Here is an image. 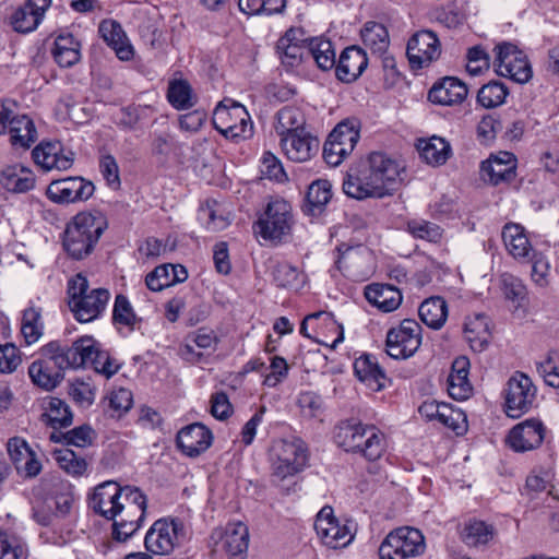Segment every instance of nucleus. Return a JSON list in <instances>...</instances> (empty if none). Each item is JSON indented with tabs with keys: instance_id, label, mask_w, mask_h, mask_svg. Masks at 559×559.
Wrapping results in <instances>:
<instances>
[{
	"instance_id": "obj_1",
	"label": "nucleus",
	"mask_w": 559,
	"mask_h": 559,
	"mask_svg": "<svg viewBox=\"0 0 559 559\" xmlns=\"http://www.w3.org/2000/svg\"><path fill=\"white\" fill-rule=\"evenodd\" d=\"M402 167L382 152H372L366 160L350 168L343 182L344 192L354 199L383 198L392 194Z\"/></svg>"
},
{
	"instance_id": "obj_2",
	"label": "nucleus",
	"mask_w": 559,
	"mask_h": 559,
	"mask_svg": "<svg viewBox=\"0 0 559 559\" xmlns=\"http://www.w3.org/2000/svg\"><path fill=\"white\" fill-rule=\"evenodd\" d=\"M107 227L102 216L87 212L78 213L68 224L63 233L62 245L66 252L74 260L88 257L102 234Z\"/></svg>"
},
{
	"instance_id": "obj_3",
	"label": "nucleus",
	"mask_w": 559,
	"mask_h": 559,
	"mask_svg": "<svg viewBox=\"0 0 559 559\" xmlns=\"http://www.w3.org/2000/svg\"><path fill=\"white\" fill-rule=\"evenodd\" d=\"M335 441L347 452H358L368 461H376L384 452V436L374 426L354 420L342 421L335 431Z\"/></svg>"
},
{
	"instance_id": "obj_4",
	"label": "nucleus",
	"mask_w": 559,
	"mask_h": 559,
	"mask_svg": "<svg viewBox=\"0 0 559 559\" xmlns=\"http://www.w3.org/2000/svg\"><path fill=\"white\" fill-rule=\"evenodd\" d=\"M71 368L67 346L53 341L40 348V358L28 367V374L33 383L50 391L63 379V371Z\"/></svg>"
},
{
	"instance_id": "obj_5",
	"label": "nucleus",
	"mask_w": 559,
	"mask_h": 559,
	"mask_svg": "<svg viewBox=\"0 0 559 559\" xmlns=\"http://www.w3.org/2000/svg\"><path fill=\"white\" fill-rule=\"evenodd\" d=\"M69 306L78 321L86 323L97 319L106 309L110 294L105 288L88 292V281L76 274L68 283Z\"/></svg>"
},
{
	"instance_id": "obj_6",
	"label": "nucleus",
	"mask_w": 559,
	"mask_h": 559,
	"mask_svg": "<svg viewBox=\"0 0 559 559\" xmlns=\"http://www.w3.org/2000/svg\"><path fill=\"white\" fill-rule=\"evenodd\" d=\"M71 368L91 366L97 373L107 379L120 369V364L108 352L100 349V345L92 337H82L67 346Z\"/></svg>"
},
{
	"instance_id": "obj_7",
	"label": "nucleus",
	"mask_w": 559,
	"mask_h": 559,
	"mask_svg": "<svg viewBox=\"0 0 559 559\" xmlns=\"http://www.w3.org/2000/svg\"><path fill=\"white\" fill-rule=\"evenodd\" d=\"M189 527L178 518L157 520L144 538L147 551L155 555H168L175 547H181L190 539Z\"/></svg>"
},
{
	"instance_id": "obj_8",
	"label": "nucleus",
	"mask_w": 559,
	"mask_h": 559,
	"mask_svg": "<svg viewBox=\"0 0 559 559\" xmlns=\"http://www.w3.org/2000/svg\"><path fill=\"white\" fill-rule=\"evenodd\" d=\"M213 126L225 138L245 139L252 132L250 116L245 106L233 100H222L213 112Z\"/></svg>"
},
{
	"instance_id": "obj_9",
	"label": "nucleus",
	"mask_w": 559,
	"mask_h": 559,
	"mask_svg": "<svg viewBox=\"0 0 559 559\" xmlns=\"http://www.w3.org/2000/svg\"><path fill=\"white\" fill-rule=\"evenodd\" d=\"M425 549L421 532L404 526L389 533L378 552L380 559H408L423 555Z\"/></svg>"
},
{
	"instance_id": "obj_10",
	"label": "nucleus",
	"mask_w": 559,
	"mask_h": 559,
	"mask_svg": "<svg viewBox=\"0 0 559 559\" xmlns=\"http://www.w3.org/2000/svg\"><path fill=\"white\" fill-rule=\"evenodd\" d=\"M273 476L283 480L305 468L308 462V449L299 438L281 439L273 445Z\"/></svg>"
},
{
	"instance_id": "obj_11",
	"label": "nucleus",
	"mask_w": 559,
	"mask_h": 559,
	"mask_svg": "<svg viewBox=\"0 0 559 559\" xmlns=\"http://www.w3.org/2000/svg\"><path fill=\"white\" fill-rule=\"evenodd\" d=\"M293 225L290 205L284 200L267 204L264 213L254 225V231L265 240L281 241L288 236Z\"/></svg>"
},
{
	"instance_id": "obj_12",
	"label": "nucleus",
	"mask_w": 559,
	"mask_h": 559,
	"mask_svg": "<svg viewBox=\"0 0 559 559\" xmlns=\"http://www.w3.org/2000/svg\"><path fill=\"white\" fill-rule=\"evenodd\" d=\"M359 140L357 119L341 121L330 133L323 146V157L331 166H338L349 155Z\"/></svg>"
},
{
	"instance_id": "obj_13",
	"label": "nucleus",
	"mask_w": 559,
	"mask_h": 559,
	"mask_svg": "<svg viewBox=\"0 0 559 559\" xmlns=\"http://www.w3.org/2000/svg\"><path fill=\"white\" fill-rule=\"evenodd\" d=\"M421 328L415 320L405 319L386 334V354L394 359L413 356L421 344Z\"/></svg>"
},
{
	"instance_id": "obj_14",
	"label": "nucleus",
	"mask_w": 559,
	"mask_h": 559,
	"mask_svg": "<svg viewBox=\"0 0 559 559\" xmlns=\"http://www.w3.org/2000/svg\"><path fill=\"white\" fill-rule=\"evenodd\" d=\"M537 389L532 379L516 371L508 381L506 389V413L509 417L519 418L528 412L535 400Z\"/></svg>"
},
{
	"instance_id": "obj_15",
	"label": "nucleus",
	"mask_w": 559,
	"mask_h": 559,
	"mask_svg": "<svg viewBox=\"0 0 559 559\" xmlns=\"http://www.w3.org/2000/svg\"><path fill=\"white\" fill-rule=\"evenodd\" d=\"M496 72L500 76L512 79L518 83H526L532 78V68L523 51L510 43H502L496 48Z\"/></svg>"
},
{
	"instance_id": "obj_16",
	"label": "nucleus",
	"mask_w": 559,
	"mask_h": 559,
	"mask_svg": "<svg viewBox=\"0 0 559 559\" xmlns=\"http://www.w3.org/2000/svg\"><path fill=\"white\" fill-rule=\"evenodd\" d=\"M94 191L92 181L74 176L52 180L47 187L46 195L53 203L70 204L88 200Z\"/></svg>"
},
{
	"instance_id": "obj_17",
	"label": "nucleus",
	"mask_w": 559,
	"mask_h": 559,
	"mask_svg": "<svg viewBox=\"0 0 559 559\" xmlns=\"http://www.w3.org/2000/svg\"><path fill=\"white\" fill-rule=\"evenodd\" d=\"M440 53V41L432 31H418L408 39L406 55L414 70L428 67Z\"/></svg>"
},
{
	"instance_id": "obj_18",
	"label": "nucleus",
	"mask_w": 559,
	"mask_h": 559,
	"mask_svg": "<svg viewBox=\"0 0 559 559\" xmlns=\"http://www.w3.org/2000/svg\"><path fill=\"white\" fill-rule=\"evenodd\" d=\"M126 493V486L121 487L112 480L104 481L95 487L90 498V508L107 520L116 519L123 507Z\"/></svg>"
},
{
	"instance_id": "obj_19",
	"label": "nucleus",
	"mask_w": 559,
	"mask_h": 559,
	"mask_svg": "<svg viewBox=\"0 0 559 559\" xmlns=\"http://www.w3.org/2000/svg\"><path fill=\"white\" fill-rule=\"evenodd\" d=\"M314 530L322 543L333 549L345 547L353 539L350 530L338 523L333 516V509L329 506L323 507L318 513Z\"/></svg>"
},
{
	"instance_id": "obj_20",
	"label": "nucleus",
	"mask_w": 559,
	"mask_h": 559,
	"mask_svg": "<svg viewBox=\"0 0 559 559\" xmlns=\"http://www.w3.org/2000/svg\"><path fill=\"white\" fill-rule=\"evenodd\" d=\"M545 438V427L537 418L526 419L514 426L509 436L510 447L518 452H525L539 447Z\"/></svg>"
},
{
	"instance_id": "obj_21",
	"label": "nucleus",
	"mask_w": 559,
	"mask_h": 559,
	"mask_svg": "<svg viewBox=\"0 0 559 559\" xmlns=\"http://www.w3.org/2000/svg\"><path fill=\"white\" fill-rule=\"evenodd\" d=\"M36 165L44 170H67L74 162L71 151L63 152L60 142H40L32 152Z\"/></svg>"
},
{
	"instance_id": "obj_22",
	"label": "nucleus",
	"mask_w": 559,
	"mask_h": 559,
	"mask_svg": "<svg viewBox=\"0 0 559 559\" xmlns=\"http://www.w3.org/2000/svg\"><path fill=\"white\" fill-rule=\"evenodd\" d=\"M213 435L200 423L183 427L177 433V445L188 456L195 457L206 451L212 444Z\"/></svg>"
},
{
	"instance_id": "obj_23",
	"label": "nucleus",
	"mask_w": 559,
	"mask_h": 559,
	"mask_svg": "<svg viewBox=\"0 0 559 559\" xmlns=\"http://www.w3.org/2000/svg\"><path fill=\"white\" fill-rule=\"evenodd\" d=\"M51 0H26L11 16V24L19 33H28L37 28Z\"/></svg>"
},
{
	"instance_id": "obj_24",
	"label": "nucleus",
	"mask_w": 559,
	"mask_h": 559,
	"mask_svg": "<svg viewBox=\"0 0 559 559\" xmlns=\"http://www.w3.org/2000/svg\"><path fill=\"white\" fill-rule=\"evenodd\" d=\"M516 159L512 153L501 152L498 156H491L481 163V176L484 180L497 186L509 182L515 177Z\"/></svg>"
},
{
	"instance_id": "obj_25",
	"label": "nucleus",
	"mask_w": 559,
	"mask_h": 559,
	"mask_svg": "<svg viewBox=\"0 0 559 559\" xmlns=\"http://www.w3.org/2000/svg\"><path fill=\"white\" fill-rule=\"evenodd\" d=\"M468 88L464 82L453 76H445L433 84L428 99L437 105L452 106L461 104L467 96Z\"/></svg>"
},
{
	"instance_id": "obj_26",
	"label": "nucleus",
	"mask_w": 559,
	"mask_h": 559,
	"mask_svg": "<svg viewBox=\"0 0 559 559\" xmlns=\"http://www.w3.org/2000/svg\"><path fill=\"white\" fill-rule=\"evenodd\" d=\"M281 145L285 155L297 163L309 160L319 151V140L307 130L283 138Z\"/></svg>"
},
{
	"instance_id": "obj_27",
	"label": "nucleus",
	"mask_w": 559,
	"mask_h": 559,
	"mask_svg": "<svg viewBox=\"0 0 559 559\" xmlns=\"http://www.w3.org/2000/svg\"><path fill=\"white\" fill-rule=\"evenodd\" d=\"M368 66V58L366 51L357 46L345 48L338 59L335 68V73L342 82H353Z\"/></svg>"
},
{
	"instance_id": "obj_28",
	"label": "nucleus",
	"mask_w": 559,
	"mask_h": 559,
	"mask_svg": "<svg viewBox=\"0 0 559 559\" xmlns=\"http://www.w3.org/2000/svg\"><path fill=\"white\" fill-rule=\"evenodd\" d=\"M100 37L111 47L121 61H129L134 56L132 45L121 25L115 20H104L98 27Z\"/></svg>"
},
{
	"instance_id": "obj_29",
	"label": "nucleus",
	"mask_w": 559,
	"mask_h": 559,
	"mask_svg": "<svg viewBox=\"0 0 559 559\" xmlns=\"http://www.w3.org/2000/svg\"><path fill=\"white\" fill-rule=\"evenodd\" d=\"M332 198V185L326 179H317L309 187L302 211L305 214L320 216Z\"/></svg>"
},
{
	"instance_id": "obj_30",
	"label": "nucleus",
	"mask_w": 559,
	"mask_h": 559,
	"mask_svg": "<svg viewBox=\"0 0 559 559\" xmlns=\"http://www.w3.org/2000/svg\"><path fill=\"white\" fill-rule=\"evenodd\" d=\"M354 370L358 379L372 391L378 392L385 386L386 376L372 355L366 354L357 358L354 362Z\"/></svg>"
},
{
	"instance_id": "obj_31",
	"label": "nucleus",
	"mask_w": 559,
	"mask_h": 559,
	"mask_svg": "<svg viewBox=\"0 0 559 559\" xmlns=\"http://www.w3.org/2000/svg\"><path fill=\"white\" fill-rule=\"evenodd\" d=\"M0 183L9 192L24 193L35 186V176L21 165L7 166L0 174Z\"/></svg>"
},
{
	"instance_id": "obj_32",
	"label": "nucleus",
	"mask_w": 559,
	"mask_h": 559,
	"mask_svg": "<svg viewBox=\"0 0 559 559\" xmlns=\"http://www.w3.org/2000/svg\"><path fill=\"white\" fill-rule=\"evenodd\" d=\"M366 299L383 312H391L402 302L401 292L386 284H372L365 289Z\"/></svg>"
},
{
	"instance_id": "obj_33",
	"label": "nucleus",
	"mask_w": 559,
	"mask_h": 559,
	"mask_svg": "<svg viewBox=\"0 0 559 559\" xmlns=\"http://www.w3.org/2000/svg\"><path fill=\"white\" fill-rule=\"evenodd\" d=\"M296 29H288L283 37L277 40L276 52L286 68H295L302 61L307 47L299 44L296 37Z\"/></svg>"
},
{
	"instance_id": "obj_34",
	"label": "nucleus",
	"mask_w": 559,
	"mask_h": 559,
	"mask_svg": "<svg viewBox=\"0 0 559 559\" xmlns=\"http://www.w3.org/2000/svg\"><path fill=\"white\" fill-rule=\"evenodd\" d=\"M56 62L62 68H71L81 59V44L70 33H60L52 50Z\"/></svg>"
},
{
	"instance_id": "obj_35",
	"label": "nucleus",
	"mask_w": 559,
	"mask_h": 559,
	"mask_svg": "<svg viewBox=\"0 0 559 559\" xmlns=\"http://www.w3.org/2000/svg\"><path fill=\"white\" fill-rule=\"evenodd\" d=\"M8 133L10 143L15 148L27 150L37 140L36 127L27 115L16 114Z\"/></svg>"
},
{
	"instance_id": "obj_36",
	"label": "nucleus",
	"mask_w": 559,
	"mask_h": 559,
	"mask_svg": "<svg viewBox=\"0 0 559 559\" xmlns=\"http://www.w3.org/2000/svg\"><path fill=\"white\" fill-rule=\"evenodd\" d=\"M305 126L306 117L300 108L286 106L276 114L274 128L281 140L306 131Z\"/></svg>"
},
{
	"instance_id": "obj_37",
	"label": "nucleus",
	"mask_w": 559,
	"mask_h": 559,
	"mask_svg": "<svg viewBox=\"0 0 559 559\" xmlns=\"http://www.w3.org/2000/svg\"><path fill=\"white\" fill-rule=\"evenodd\" d=\"M249 545L248 527L241 523L229 524L223 536V547L231 559H243Z\"/></svg>"
},
{
	"instance_id": "obj_38",
	"label": "nucleus",
	"mask_w": 559,
	"mask_h": 559,
	"mask_svg": "<svg viewBox=\"0 0 559 559\" xmlns=\"http://www.w3.org/2000/svg\"><path fill=\"white\" fill-rule=\"evenodd\" d=\"M362 43L373 55L382 56L390 47L386 27L378 22H367L360 32Z\"/></svg>"
},
{
	"instance_id": "obj_39",
	"label": "nucleus",
	"mask_w": 559,
	"mask_h": 559,
	"mask_svg": "<svg viewBox=\"0 0 559 559\" xmlns=\"http://www.w3.org/2000/svg\"><path fill=\"white\" fill-rule=\"evenodd\" d=\"M418 313L427 326L438 330L447 321L448 306L443 298L430 297L421 302Z\"/></svg>"
},
{
	"instance_id": "obj_40",
	"label": "nucleus",
	"mask_w": 559,
	"mask_h": 559,
	"mask_svg": "<svg viewBox=\"0 0 559 559\" xmlns=\"http://www.w3.org/2000/svg\"><path fill=\"white\" fill-rule=\"evenodd\" d=\"M126 498L122 502V509L117 519H135V522H143L147 506L146 496L133 486H126Z\"/></svg>"
},
{
	"instance_id": "obj_41",
	"label": "nucleus",
	"mask_w": 559,
	"mask_h": 559,
	"mask_svg": "<svg viewBox=\"0 0 559 559\" xmlns=\"http://www.w3.org/2000/svg\"><path fill=\"white\" fill-rule=\"evenodd\" d=\"M502 239L507 250L514 258H525L528 255L531 245L521 225L507 224L502 229Z\"/></svg>"
},
{
	"instance_id": "obj_42",
	"label": "nucleus",
	"mask_w": 559,
	"mask_h": 559,
	"mask_svg": "<svg viewBox=\"0 0 559 559\" xmlns=\"http://www.w3.org/2000/svg\"><path fill=\"white\" fill-rule=\"evenodd\" d=\"M307 55L316 61L323 71L336 68L335 50L332 43L324 38H312L307 46Z\"/></svg>"
},
{
	"instance_id": "obj_43",
	"label": "nucleus",
	"mask_w": 559,
	"mask_h": 559,
	"mask_svg": "<svg viewBox=\"0 0 559 559\" xmlns=\"http://www.w3.org/2000/svg\"><path fill=\"white\" fill-rule=\"evenodd\" d=\"M53 459L58 466L72 477H82L87 472V460L84 456L76 454L71 449L56 450L53 452Z\"/></svg>"
},
{
	"instance_id": "obj_44",
	"label": "nucleus",
	"mask_w": 559,
	"mask_h": 559,
	"mask_svg": "<svg viewBox=\"0 0 559 559\" xmlns=\"http://www.w3.org/2000/svg\"><path fill=\"white\" fill-rule=\"evenodd\" d=\"M167 99L179 110L191 108L195 103L191 85L186 80H173L169 82Z\"/></svg>"
},
{
	"instance_id": "obj_45",
	"label": "nucleus",
	"mask_w": 559,
	"mask_h": 559,
	"mask_svg": "<svg viewBox=\"0 0 559 559\" xmlns=\"http://www.w3.org/2000/svg\"><path fill=\"white\" fill-rule=\"evenodd\" d=\"M508 87L499 81L483 85L477 93V102L484 108H496L506 102Z\"/></svg>"
},
{
	"instance_id": "obj_46",
	"label": "nucleus",
	"mask_w": 559,
	"mask_h": 559,
	"mask_svg": "<svg viewBox=\"0 0 559 559\" xmlns=\"http://www.w3.org/2000/svg\"><path fill=\"white\" fill-rule=\"evenodd\" d=\"M112 321L115 324L124 325L130 330H135L142 322V319L135 314L129 299L124 295L120 294L115 298Z\"/></svg>"
},
{
	"instance_id": "obj_47",
	"label": "nucleus",
	"mask_w": 559,
	"mask_h": 559,
	"mask_svg": "<svg viewBox=\"0 0 559 559\" xmlns=\"http://www.w3.org/2000/svg\"><path fill=\"white\" fill-rule=\"evenodd\" d=\"M420 156L430 165H441L447 162L450 154V145L443 139L432 136L419 146Z\"/></svg>"
},
{
	"instance_id": "obj_48",
	"label": "nucleus",
	"mask_w": 559,
	"mask_h": 559,
	"mask_svg": "<svg viewBox=\"0 0 559 559\" xmlns=\"http://www.w3.org/2000/svg\"><path fill=\"white\" fill-rule=\"evenodd\" d=\"M495 531L491 525L483 521H472L465 525L463 540L467 546L478 547L487 545L493 537Z\"/></svg>"
},
{
	"instance_id": "obj_49",
	"label": "nucleus",
	"mask_w": 559,
	"mask_h": 559,
	"mask_svg": "<svg viewBox=\"0 0 559 559\" xmlns=\"http://www.w3.org/2000/svg\"><path fill=\"white\" fill-rule=\"evenodd\" d=\"M406 230L415 238L429 242H439L443 237V229L431 222L414 218L407 222Z\"/></svg>"
},
{
	"instance_id": "obj_50",
	"label": "nucleus",
	"mask_w": 559,
	"mask_h": 559,
	"mask_svg": "<svg viewBox=\"0 0 559 559\" xmlns=\"http://www.w3.org/2000/svg\"><path fill=\"white\" fill-rule=\"evenodd\" d=\"M21 333L27 345L36 343L43 335V323L40 312L35 308H27L23 311Z\"/></svg>"
},
{
	"instance_id": "obj_51",
	"label": "nucleus",
	"mask_w": 559,
	"mask_h": 559,
	"mask_svg": "<svg viewBox=\"0 0 559 559\" xmlns=\"http://www.w3.org/2000/svg\"><path fill=\"white\" fill-rule=\"evenodd\" d=\"M46 412L49 423L53 428H63L72 424L73 416L69 405L58 397L49 399Z\"/></svg>"
},
{
	"instance_id": "obj_52",
	"label": "nucleus",
	"mask_w": 559,
	"mask_h": 559,
	"mask_svg": "<svg viewBox=\"0 0 559 559\" xmlns=\"http://www.w3.org/2000/svg\"><path fill=\"white\" fill-rule=\"evenodd\" d=\"M273 280L280 287H298L302 282L299 270L286 262H278L272 271Z\"/></svg>"
},
{
	"instance_id": "obj_53",
	"label": "nucleus",
	"mask_w": 559,
	"mask_h": 559,
	"mask_svg": "<svg viewBox=\"0 0 559 559\" xmlns=\"http://www.w3.org/2000/svg\"><path fill=\"white\" fill-rule=\"evenodd\" d=\"M536 368L547 385L552 388H559L558 352H550L544 360L537 362Z\"/></svg>"
},
{
	"instance_id": "obj_54",
	"label": "nucleus",
	"mask_w": 559,
	"mask_h": 559,
	"mask_svg": "<svg viewBox=\"0 0 559 559\" xmlns=\"http://www.w3.org/2000/svg\"><path fill=\"white\" fill-rule=\"evenodd\" d=\"M439 423L452 429L456 435H463L466 431V416L461 409H455L449 404L441 407Z\"/></svg>"
},
{
	"instance_id": "obj_55",
	"label": "nucleus",
	"mask_w": 559,
	"mask_h": 559,
	"mask_svg": "<svg viewBox=\"0 0 559 559\" xmlns=\"http://www.w3.org/2000/svg\"><path fill=\"white\" fill-rule=\"evenodd\" d=\"M260 171L263 177L278 182H283L287 179L281 160L270 152L263 154Z\"/></svg>"
},
{
	"instance_id": "obj_56",
	"label": "nucleus",
	"mask_w": 559,
	"mask_h": 559,
	"mask_svg": "<svg viewBox=\"0 0 559 559\" xmlns=\"http://www.w3.org/2000/svg\"><path fill=\"white\" fill-rule=\"evenodd\" d=\"M170 264H162L156 266L145 277V284L153 292H160L173 284L170 275Z\"/></svg>"
},
{
	"instance_id": "obj_57",
	"label": "nucleus",
	"mask_w": 559,
	"mask_h": 559,
	"mask_svg": "<svg viewBox=\"0 0 559 559\" xmlns=\"http://www.w3.org/2000/svg\"><path fill=\"white\" fill-rule=\"evenodd\" d=\"M501 284L504 297L518 305L526 298V287L522 281L510 274H503L501 276Z\"/></svg>"
},
{
	"instance_id": "obj_58",
	"label": "nucleus",
	"mask_w": 559,
	"mask_h": 559,
	"mask_svg": "<svg viewBox=\"0 0 559 559\" xmlns=\"http://www.w3.org/2000/svg\"><path fill=\"white\" fill-rule=\"evenodd\" d=\"M476 324L479 325V329L477 331L468 330L465 338L474 352H483L487 347L490 338L487 317H480V321L476 322Z\"/></svg>"
},
{
	"instance_id": "obj_59",
	"label": "nucleus",
	"mask_w": 559,
	"mask_h": 559,
	"mask_svg": "<svg viewBox=\"0 0 559 559\" xmlns=\"http://www.w3.org/2000/svg\"><path fill=\"white\" fill-rule=\"evenodd\" d=\"M62 438L68 445L85 448L93 442V429L87 425H83L67 431L62 435Z\"/></svg>"
},
{
	"instance_id": "obj_60",
	"label": "nucleus",
	"mask_w": 559,
	"mask_h": 559,
	"mask_svg": "<svg viewBox=\"0 0 559 559\" xmlns=\"http://www.w3.org/2000/svg\"><path fill=\"white\" fill-rule=\"evenodd\" d=\"M448 383L449 394L454 400H465L472 393V385L467 379V376L449 374Z\"/></svg>"
},
{
	"instance_id": "obj_61",
	"label": "nucleus",
	"mask_w": 559,
	"mask_h": 559,
	"mask_svg": "<svg viewBox=\"0 0 559 559\" xmlns=\"http://www.w3.org/2000/svg\"><path fill=\"white\" fill-rule=\"evenodd\" d=\"M69 395L82 407L92 405L94 401V391L88 383L83 381H74L70 384Z\"/></svg>"
},
{
	"instance_id": "obj_62",
	"label": "nucleus",
	"mask_w": 559,
	"mask_h": 559,
	"mask_svg": "<svg viewBox=\"0 0 559 559\" xmlns=\"http://www.w3.org/2000/svg\"><path fill=\"white\" fill-rule=\"evenodd\" d=\"M502 129L501 122L491 115H486L477 126V136L483 143H489L496 139L497 133Z\"/></svg>"
},
{
	"instance_id": "obj_63",
	"label": "nucleus",
	"mask_w": 559,
	"mask_h": 559,
	"mask_svg": "<svg viewBox=\"0 0 559 559\" xmlns=\"http://www.w3.org/2000/svg\"><path fill=\"white\" fill-rule=\"evenodd\" d=\"M112 536L118 542H126L130 538L141 526V522H135V519H111Z\"/></svg>"
},
{
	"instance_id": "obj_64",
	"label": "nucleus",
	"mask_w": 559,
	"mask_h": 559,
	"mask_svg": "<svg viewBox=\"0 0 559 559\" xmlns=\"http://www.w3.org/2000/svg\"><path fill=\"white\" fill-rule=\"evenodd\" d=\"M20 362L21 358L14 345H0V373L14 371Z\"/></svg>"
}]
</instances>
